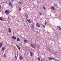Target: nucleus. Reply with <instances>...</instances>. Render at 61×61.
<instances>
[{
    "label": "nucleus",
    "instance_id": "f257e3e1",
    "mask_svg": "<svg viewBox=\"0 0 61 61\" xmlns=\"http://www.w3.org/2000/svg\"><path fill=\"white\" fill-rule=\"evenodd\" d=\"M31 47H32L33 48H36V45H35L34 44H31Z\"/></svg>",
    "mask_w": 61,
    "mask_h": 61
},
{
    "label": "nucleus",
    "instance_id": "f03ea898",
    "mask_svg": "<svg viewBox=\"0 0 61 61\" xmlns=\"http://www.w3.org/2000/svg\"><path fill=\"white\" fill-rule=\"evenodd\" d=\"M5 13L7 14H9V13H10L9 10H6L5 11Z\"/></svg>",
    "mask_w": 61,
    "mask_h": 61
},
{
    "label": "nucleus",
    "instance_id": "7ed1b4c3",
    "mask_svg": "<svg viewBox=\"0 0 61 61\" xmlns=\"http://www.w3.org/2000/svg\"><path fill=\"white\" fill-rule=\"evenodd\" d=\"M28 51L26 50H25V55L26 56L27 54H28Z\"/></svg>",
    "mask_w": 61,
    "mask_h": 61
},
{
    "label": "nucleus",
    "instance_id": "20e7f679",
    "mask_svg": "<svg viewBox=\"0 0 61 61\" xmlns=\"http://www.w3.org/2000/svg\"><path fill=\"white\" fill-rule=\"evenodd\" d=\"M25 17L26 19H27V18H28V15L27 14H25Z\"/></svg>",
    "mask_w": 61,
    "mask_h": 61
},
{
    "label": "nucleus",
    "instance_id": "39448f33",
    "mask_svg": "<svg viewBox=\"0 0 61 61\" xmlns=\"http://www.w3.org/2000/svg\"><path fill=\"white\" fill-rule=\"evenodd\" d=\"M36 26H37V27H40V24L37 23L36 24Z\"/></svg>",
    "mask_w": 61,
    "mask_h": 61
},
{
    "label": "nucleus",
    "instance_id": "423d86ee",
    "mask_svg": "<svg viewBox=\"0 0 61 61\" xmlns=\"http://www.w3.org/2000/svg\"><path fill=\"white\" fill-rule=\"evenodd\" d=\"M19 5H22V1H19Z\"/></svg>",
    "mask_w": 61,
    "mask_h": 61
},
{
    "label": "nucleus",
    "instance_id": "0eeeda50",
    "mask_svg": "<svg viewBox=\"0 0 61 61\" xmlns=\"http://www.w3.org/2000/svg\"><path fill=\"white\" fill-rule=\"evenodd\" d=\"M31 28L32 29H35V28H34V25H32Z\"/></svg>",
    "mask_w": 61,
    "mask_h": 61
},
{
    "label": "nucleus",
    "instance_id": "6e6552de",
    "mask_svg": "<svg viewBox=\"0 0 61 61\" xmlns=\"http://www.w3.org/2000/svg\"><path fill=\"white\" fill-rule=\"evenodd\" d=\"M9 5L10 6H12V4L11 3V2H9Z\"/></svg>",
    "mask_w": 61,
    "mask_h": 61
},
{
    "label": "nucleus",
    "instance_id": "1a4fd4ad",
    "mask_svg": "<svg viewBox=\"0 0 61 61\" xmlns=\"http://www.w3.org/2000/svg\"><path fill=\"white\" fill-rule=\"evenodd\" d=\"M17 48H18V49H19V50H20V47L18 46V45H16Z\"/></svg>",
    "mask_w": 61,
    "mask_h": 61
},
{
    "label": "nucleus",
    "instance_id": "9d476101",
    "mask_svg": "<svg viewBox=\"0 0 61 61\" xmlns=\"http://www.w3.org/2000/svg\"><path fill=\"white\" fill-rule=\"evenodd\" d=\"M52 59L54 60L53 58H51V57H50L49 58V60H52Z\"/></svg>",
    "mask_w": 61,
    "mask_h": 61
},
{
    "label": "nucleus",
    "instance_id": "9b49d317",
    "mask_svg": "<svg viewBox=\"0 0 61 61\" xmlns=\"http://www.w3.org/2000/svg\"><path fill=\"white\" fill-rule=\"evenodd\" d=\"M9 33H11V29L10 28H9Z\"/></svg>",
    "mask_w": 61,
    "mask_h": 61
},
{
    "label": "nucleus",
    "instance_id": "f8f14e48",
    "mask_svg": "<svg viewBox=\"0 0 61 61\" xmlns=\"http://www.w3.org/2000/svg\"><path fill=\"white\" fill-rule=\"evenodd\" d=\"M24 43H26V42H27V43H28V42H27V40H24Z\"/></svg>",
    "mask_w": 61,
    "mask_h": 61
},
{
    "label": "nucleus",
    "instance_id": "ddd939ff",
    "mask_svg": "<svg viewBox=\"0 0 61 61\" xmlns=\"http://www.w3.org/2000/svg\"><path fill=\"white\" fill-rule=\"evenodd\" d=\"M20 59V60H22L23 59V57L22 56H20V57H19Z\"/></svg>",
    "mask_w": 61,
    "mask_h": 61
},
{
    "label": "nucleus",
    "instance_id": "4468645a",
    "mask_svg": "<svg viewBox=\"0 0 61 61\" xmlns=\"http://www.w3.org/2000/svg\"><path fill=\"white\" fill-rule=\"evenodd\" d=\"M27 20L28 22H29V23H31V21H30V20L27 19Z\"/></svg>",
    "mask_w": 61,
    "mask_h": 61
},
{
    "label": "nucleus",
    "instance_id": "2eb2a0df",
    "mask_svg": "<svg viewBox=\"0 0 61 61\" xmlns=\"http://www.w3.org/2000/svg\"><path fill=\"white\" fill-rule=\"evenodd\" d=\"M2 51H4V50H5V47H2Z\"/></svg>",
    "mask_w": 61,
    "mask_h": 61
},
{
    "label": "nucleus",
    "instance_id": "dca6fc26",
    "mask_svg": "<svg viewBox=\"0 0 61 61\" xmlns=\"http://www.w3.org/2000/svg\"><path fill=\"white\" fill-rule=\"evenodd\" d=\"M30 55L31 56H32L33 55V53L32 52H31L30 53Z\"/></svg>",
    "mask_w": 61,
    "mask_h": 61
},
{
    "label": "nucleus",
    "instance_id": "f3484780",
    "mask_svg": "<svg viewBox=\"0 0 61 61\" xmlns=\"http://www.w3.org/2000/svg\"><path fill=\"white\" fill-rule=\"evenodd\" d=\"M2 46H3V44L0 43V48H1V47H2Z\"/></svg>",
    "mask_w": 61,
    "mask_h": 61
},
{
    "label": "nucleus",
    "instance_id": "a211bd4d",
    "mask_svg": "<svg viewBox=\"0 0 61 61\" xmlns=\"http://www.w3.org/2000/svg\"><path fill=\"white\" fill-rule=\"evenodd\" d=\"M12 37L13 38V39H14L15 40L16 39V37H15L14 36H13Z\"/></svg>",
    "mask_w": 61,
    "mask_h": 61
},
{
    "label": "nucleus",
    "instance_id": "6ab92c4d",
    "mask_svg": "<svg viewBox=\"0 0 61 61\" xmlns=\"http://www.w3.org/2000/svg\"><path fill=\"white\" fill-rule=\"evenodd\" d=\"M17 40L18 41H20V39H19V38H17Z\"/></svg>",
    "mask_w": 61,
    "mask_h": 61
},
{
    "label": "nucleus",
    "instance_id": "aec40b11",
    "mask_svg": "<svg viewBox=\"0 0 61 61\" xmlns=\"http://www.w3.org/2000/svg\"><path fill=\"white\" fill-rule=\"evenodd\" d=\"M39 13L41 15H42V12H40Z\"/></svg>",
    "mask_w": 61,
    "mask_h": 61
},
{
    "label": "nucleus",
    "instance_id": "412c9836",
    "mask_svg": "<svg viewBox=\"0 0 61 61\" xmlns=\"http://www.w3.org/2000/svg\"><path fill=\"white\" fill-rule=\"evenodd\" d=\"M57 27H58V28L60 30H61V28H60V27L58 26Z\"/></svg>",
    "mask_w": 61,
    "mask_h": 61
},
{
    "label": "nucleus",
    "instance_id": "4be33fe9",
    "mask_svg": "<svg viewBox=\"0 0 61 61\" xmlns=\"http://www.w3.org/2000/svg\"><path fill=\"white\" fill-rule=\"evenodd\" d=\"M38 59L39 61H40V58H39V57H38Z\"/></svg>",
    "mask_w": 61,
    "mask_h": 61
},
{
    "label": "nucleus",
    "instance_id": "5701e85b",
    "mask_svg": "<svg viewBox=\"0 0 61 61\" xmlns=\"http://www.w3.org/2000/svg\"><path fill=\"white\" fill-rule=\"evenodd\" d=\"M43 8L44 9V10H46V7H45V6H43Z\"/></svg>",
    "mask_w": 61,
    "mask_h": 61
},
{
    "label": "nucleus",
    "instance_id": "b1692460",
    "mask_svg": "<svg viewBox=\"0 0 61 61\" xmlns=\"http://www.w3.org/2000/svg\"><path fill=\"white\" fill-rule=\"evenodd\" d=\"M0 20H3V19H2V18L1 17H0Z\"/></svg>",
    "mask_w": 61,
    "mask_h": 61
},
{
    "label": "nucleus",
    "instance_id": "393cba45",
    "mask_svg": "<svg viewBox=\"0 0 61 61\" xmlns=\"http://www.w3.org/2000/svg\"><path fill=\"white\" fill-rule=\"evenodd\" d=\"M51 8L52 9V10H54V7H52Z\"/></svg>",
    "mask_w": 61,
    "mask_h": 61
},
{
    "label": "nucleus",
    "instance_id": "a878e982",
    "mask_svg": "<svg viewBox=\"0 0 61 61\" xmlns=\"http://www.w3.org/2000/svg\"><path fill=\"white\" fill-rule=\"evenodd\" d=\"M45 25H46L47 22H46V21H45Z\"/></svg>",
    "mask_w": 61,
    "mask_h": 61
},
{
    "label": "nucleus",
    "instance_id": "bb28decb",
    "mask_svg": "<svg viewBox=\"0 0 61 61\" xmlns=\"http://www.w3.org/2000/svg\"><path fill=\"white\" fill-rule=\"evenodd\" d=\"M47 50H48V51H50V49H49V48H47Z\"/></svg>",
    "mask_w": 61,
    "mask_h": 61
},
{
    "label": "nucleus",
    "instance_id": "cd10ccee",
    "mask_svg": "<svg viewBox=\"0 0 61 61\" xmlns=\"http://www.w3.org/2000/svg\"><path fill=\"white\" fill-rule=\"evenodd\" d=\"M11 2H14L15 1V0H11Z\"/></svg>",
    "mask_w": 61,
    "mask_h": 61
},
{
    "label": "nucleus",
    "instance_id": "c85d7f7f",
    "mask_svg": "<svg viewBox=\"0 0 61 61\" xmlns=\"http://www.w3.org/2000/svg\"><path fill=\"white\" fill-rule=\"evenodd\" d=\"M43 26L44 28H45V26L44 25H43Z\"/></svg>",
    "mask_w": 61,
    "mask_h": 61
},
{
    "label": "nucleus",
    "instance_id": "c756f323",
    "mask_svg": "<svg viewBox=\"0 0 61 61\" xmlns=\"http://www.w3.org/2000/svg\"><path fill=\"white\" fill-rule=\"evenodd\" d=\"M19 10H20V11H21V8H19Z\"/></svg>",
    "mask_w": 61,
    "mask_h": 61
},
{
    "label": "nucleus",
    "instance_id": "7c9ffc66",
    "mask_svg": "<svg viewBox=\"0 0 61 61\" xmlns=\"http://www.w3.org/2000/svg\"><path fill=\"white\" fill-rule=\"evenodd\" d=\"M4 56L5 57H6V56H5V55L4 54Z\"/></svg>",
    "mask_w": 61,
    "mask_h": 61
},
{
    "label": "nucleus",
    "instance_id": "2f4dec72",
    "mask_svg": "<svg viewBox=\"0 0 61 61\" xmlns=\"http://www.w3.org/2000/svg\"><path fill=\"white\" fill-rule=\"evenodd\" d=\"M55 6L56 7H57V5H55Z\"/></svg>",
    "mask_w": 61,
    "mask_h": 61
},
{
    "label": "nucleus",
    "instance_id": "473e14b6",
    "mask_svg": "<svg viewBox=\"0 0 61 61\" xmlns=\"http://www.w3.org/2000/svg\"><path fill=\"white\" fill-rule=\"evenodd\" d=\"M0 8H1V6L0 5Z\"/></svg>",
    "mask_w": 61,
    "mask_h": 61
},
{
    "label": "nucleus",
    "instance_id": "72a5a7b5",
    "mask_svg": "<svg viewBox=\"0 0 61 61\" xmlns=\"http://www.w3.org/2000/svg\"><path fill=\"white\" fill-rule=\"evenodd\" d=\"M15 58H16V56H15Z\"/></svg>",
    "mask_w": 61,
    "mask_h": 61
},
{
    "label": "nucleus",
    "instance_id": "f704fd0d",
    "mask_svg": "<svg viewBox=\"0 0 61 61\" xmlns=\"http://www.w3.org/2000/svg\"><path fill=\"white\" fill-rule=\"evenodd\" d=\"M9 18V17H8V18Z\"/></svg>",
    "mask_w": 61,
    "mask_h": 61
},
{
    "label": "nucleus",
    "instance_id": "c9c22d12",
    "mask_svg": "<svg viewBox=\"0 0 61 61\" xmlns=\"http://www.w3.org/2000/svg\"><path fill=\"white\" fill-rule=\"evenodd\" d=\"M55 54V55H56V54Z\"/></svg>",
    "mask_w": 61,
    "mask_h": 61
}]
</instances>
